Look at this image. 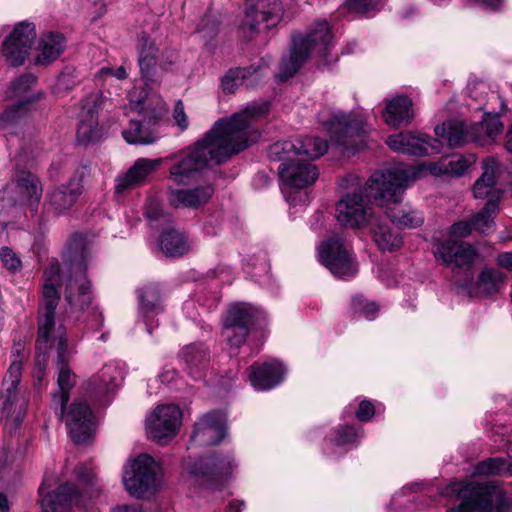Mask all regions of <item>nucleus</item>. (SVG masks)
I'll return each instance as SVG.
<instances>
[{"instance_id": "f3484780", "label": "nucleus", "mask_w": 512, "mask_h": 512, "mask_svg": "<svg viewBox=\"0 0 512 512\" xmlns=\"http://www.w3.org/2000/svg\"><path fill=\"white\" fill-rule=\"evenodd\" d=\"M181 421L182 412L178 406L159 405L146 418V433L151 440L162 445L166 444L176 436Z\"/></svg>"}, {"instance_id": "412c9836", "label": "nucleus", "mask_w": 512, "mask_h": 512, "mask_svg": "<svg viewBox=\"0 0 512 512\" xmlns=\"http://www.w3.org/2000/svg\"><path fill=\"white\" fill-rule=\"evenodd\" d=\"M274 160L281 162L278 167V173L280 180L286 186L299 189L305 188L314 184L319 177L317 167L301 157L290 154V157H287V159Z\"/></svg>"}, {"instance_id": "338daca9", "label": "nucleus", "mask_w": 512, "mask_h": 512, "mask_svg": "<svg viewBox=\"0 0 512 512\" xmlns=\"http://www.w3.org/2000/svg\"><path fill=\"white\" fill-rule=\"evenodd\" d=\"M375 414V407L369 400H362L359 403L358 410L356 411V417L360 421H369Z\"/></svg>"}, {"instance_id": "13d9d810", "label": "nucleus", "mask_w": 512, "mask_h": 512, "mask_svg": "<svg viewBox=\"0 0 512 512\" xmlns=\"http://www.w3.org/2000/svg\"><path fill=\"white\" fill-rule=\"evenodd\" d=\"M0 259L3 266L10 272H17L21 269V260L16 253L9 247H2L0 250Z\"/></svg>"}, {"instance_id": "a19ab883", "label": "nucleus", "mask_w": 512, "mask_h": 512, "mask_svg": "<svg viewBox=\"0 0 512 512\" xmlns=\"http://www.w3.org/2000/svg\"><path fill=\"white\" fill-rule=\"evenodd\" d=\"M137 49L141 76L144 79H148L157 62V48L149 36L141 34L138 38Z\"/></svg>"}, {"instance_id": "aec40b11", "label": "nucleus", "mask_w": 512, "mask_h": 512, "mask_svg": "<svg viewBox=\"0 0 512 512\" xmlns=\"http://www.w3.org/2000/svg\"><path fill=\"white\" fill-rule=\"evenodd\" d=\"M282 15L283 7L279 0H268L266 5L258 3L257 7L252 6L246 10L239 32L244 38L250 39L259 31L260 22L270 29L280 22Z\"/></svg>"}, {"instance_id": "6ab92c4d", "label": "nucleus", "mask_w": 512, "mask_h": 512, "mask_svg": "<svg viewBox=\"0 0 512 512\" xmlns=\"http://www.w3.org/2000/svg\"><path fill=\"white\" fill-rule=\"evenodd\" d=\"M327 149L326 140L306 136L274 143L269 147L268 156L270 159H287L292 154L296 157L306 156L309 159H315L325 154Z\"/></svg>"}, {"instance_id": "f03ea898", "label": "nucleus", "mask_w": 512, "mask_h": 512, "mask_svg": "<svg viewBox=\"0 0 512 512\" xmlns=\"http://www.w3.org/2000/svg\"><path fill=\"white\" fill-rule=\"evenodd\" d=\"M413 180L409 169L393 167L374 173L368 181L370 196L386 202L387 217L400 228H417L424 222L420 211L407 204H401L404 190Z\"/></svg>"}, {"instance_id": "de8ad7c7", "label": "nucleus", "mask_w": 512, "mask_h": 512, "mask_svg": "<svg viewBox=\"0 0 512 512\" xmlns=\"http://www.w3.org/2000/svg\"><path fill=\"white\" fill-rule=\"evenodd\" d=\"M505 280L503 272L496 268L485 267L478 276V284L488 293L497 292Z\"/></svg>"}, {"instance_id": "bb28decb", "label": "nucleus", "mask_w": 512, "mask_h": 512, "mask_svg": "<svg viewBox=\"0 0 512 512\" xmlns=\"http://www.w3.org/2000/svg\"><path fill=\"white\" fill-rule=\"evenodd\" d=\"M228 436L227 415L212 411L194 424V440L201 445H218Z\"/></svg>"}, {"instance_id": "0e129e2a", "label": "nucleus", "mask_w": 512, "mask_h": 512, "mask_svg": "<svg viewBox=\"0 0 512 512\" xmlns=\"http://www.w3.org/2000/svg\"><path fill=\"white\" fill-rule=\"evenodd\" d=\"M173 120L175 122V125L180 129V131L186 130L189 126V119L185 113L184 105L181 100H178L175 103L173 109Z\"/></svg>"}, {"instance_id": "2eb2a0df", "label": "nucleus", "mask_w": 512, "mask_h": 512, "mask_svg": "<svg viewBox=\"0 0 512 512\" xmlns=\"http://www.w3.org/2000/svg\"><path fill=\"white\" fill-rule=\"evenodd\" d=\"M22 376V359L17 355L11 362L2 382V413L16 425L20 424L26 414L28 399L20 393L18 385Z\"/></svg>"}, {"instance_id": "a878e982", "label": "nucleus", "mask_w": 512, "mask_h": 512, "mask_svg": "<svg viewBox=\"0 0 512 512\" xmlns=\"http://www.w3.org/2000/svg\"><path fill=\"white\" fill-rule=\"evenodd\" d=\"M163 158L149 159L139 158L124 173L115 178V194H122L126 191L144 185L149 177L162 165Z\"/></svg>"}, {"instance_id": "a211bd4d", "label": "nucleus", "mask_w": 512, "mask_h": 512, "mask_svg": "<svg viewBox=\"0 0 512 512\" xmlns=\"http://www.w3.org/2000/svg\"><path fill=\"white\" fill-rule=\"evenodd\" d=\"M83 192L82 178L74 175L65 184L51 187L47 190L44 209L55 216L66 214L76 204Z\"/></svg>"}, {"instance_id": "2f4dec72", "label": "nucleus", "mask_w": 512, "mask_h": 512, "mask_svg": "<svg viewBox=\"0 0 512 512\" xmlns=\"http://www.w3.org/2000/svg\"><path fill=\"white\" fill-rule=\"evenodd\" d=\"M56 338L57 340H52L51 342L56 345L57 349L56 369L58 387L59 390L70 393L71 388L75 384V376L69 367L72 350L68 346L67 338L64 337L62 327L59 328Z\"/></svg>"}, {"instance_id": "5701e85b", "label": "nucleus", "mask_w": 512, "mask_h": 512, "mask_svg": "<svg viewBox=\"0 0 512 512\" xmlns=\"http://www.w3.org/2000/svg\"><path fill=\"white\" fill-rule=\"evenodd\" d=\"M36 38L35 26L32 23H19L2 46L3 56L12 66L24 63Z\"/></svg>"}, {"instance_id": "6e6d98bb", "label": "nucleus", "mask_w": 512, "mask_h": 512, "mask_svg": "<svg viewBox=\"0 0 512 512\" xmlns=\"http://www.w3.org/2000/svg\"><path fill=\"white\" fill-rule=\"evenodd\" d=\"M170 204L175 208L192 207V191L172 189L169 192Z\"/></svg>"}, {"instance_id": "dca6fc26", "label": "nucleus", "mask_w": 512, "mask_h": 512, "mask_svg": "<svg viewBox=\"0 0 512 512\" xmlns=\"http://www.w3.org/2000/svg\"><path fill=\"white\" fill-rule=\"evenodd\" d=\"M257 310L248 303L231 305L223 319L222 336L227 341L230 353H236L244 344L253 324Z\"/></svg>"}, {"instance_id": "c03bdc74", "label": "nucleus", "mask_w": 512, "mask_h": 512, "mask_svg": "<svg viewBox=\"0 0 512 512\" xmlns=\"http://www.w3.org/2000/svg\"><path fill=\"white\" fill-rule=\"evenodd\" d=\"M139 301L145 318L162 311L160 289L155 284H149L139 290Z\"/></svg>"}, {"instance_id": "20e7f679", "label": "nucleus", "mask_w": 512, "mask_h": 512, "mask_svg": "<svg viewBox=\"0 0 512 512\" xmlns=\"http://www.w3.org/2000/svg\"><path fill=\"white\" fill-rule=\"evenodd\" d=\"M413 180L409 169L393 167L374 173L368 181L370 196L386 202L387 217L400 228H417L424 222L420 211L407 204H401L404 190Z\"/></svg>"}, {"instance_id": "4d7b16f0", "label": "nucleus", "mask_w": 512, "mask_h": 512, "mask_svg": "<svg viewBox=\"0 0 512 512\" xmlns=\"http://www.w3.org/2000/svg\"><path fill=\"white\" fill-rule=\"evenodd\" d=\"M76 84V70L72 68H67L58 76L55 89L58 93L62 91H68L75 87Z\"/></svg>"}, {"instance_id": "7ed1b4c3", "label": "nucleus", "mask_w": 512, "mask_h": 512, "mask_svg": "<svg viewBox=\"0 0 512 512\" xmlns=\"http://www.w3.org/2000/svg\"><path fill=\"white\" fill-rule=\"evenodd\" d=\"M413 180L409 169L393 167L374 173L368 181L370 196L386 202L387 217L400 228H417L424 222L420 211L407 204H401L404 190Z\"/></svg>"}, {"instance_id": "c756f323", "label": "nucleus", "mask_w": 512, "mask_h": 512, "mask_svg": "<svg viewBox=\"0 0 512 512\" xmlns=\"http://www.w3.org/2000/svg\"><path fill=\"white\" fill-rule=\"evenodd\" d=\"M72 440L77 444L87 443L95 432L94 415L84 402L72 404L66 419Z\"/></svg>"}, {"instance_id": "bf43d9fd", "label": "nucleus", "mask_w": 512, "mask_h": 512, "mask_svg": "<svg viewBox=\"0 0 512 512\" xmlns=\"http://www.w3.org/2000/svg\"><path fill=\"white\" fill-rule=\"evenodd\" d=\"M69 396L70 393L61 390L52 396L51 407L60 420H63L65 417V409L69 401Z\"/></svg>"}, {"instance_id": "4be33fe9", "label": "nucleus", "mask_w": 512, "mask_h": 512, "mask_svg": "<svg viewBox=\"0 0 512 512\" xmlns=\"http://www.w3.org/2000/svg\"><path fill=\"white\" fill-rule=\"evenodd\" d=\"M386 143L393 151L412 156L431 155L439 153L441 149L440 140L426 134L412 132L390 135Z\"/></svg>"}, {"instance_id": "6e6552de", "label": "nucleus", "mask_w": 512, "mask_h": 512, "mask_svg": "<svg viewBox=\"0 0 512 512\" xmlns=\"http://www.w3.org/2000/svg\"><path fill=\"white\" fill-rule=\"evenodd\" d=\"M340 186L347 191L343 193L336 204V219L343 227L360 228L368 224L373 218V210L367 191L369 186L363 187L358 177L350 175L344 178Z\"/></svg>"}, {"instance_id": "72a5a7b5", "label": "nucleus", "mask_w": 512, "mask_h": 512, "mask_svg": "<svg viewBox=\"0 0 512 512\" xmlns=\"http://www.w3.org/2000/svg\"><path fill=\"white\" fill-rule=\"evenodd\" d=\"M412 105L411 99L403 95L387 100L383 112L384 121L392 127L409 124L414 116Z\"/></svg>"}, {"instance_id": "052dcab7", "label": "nucleus", "mask_w": 512, "mask_h": 512, "mask_svg": "<svg viewBox=\"0 0 512 512\" xmlns=\"http://www.w3.org/2000/svg\"><path fill=\"white\" fill-rule=\"evenodd\" d=\"M37 82V77L33 74H24L12 83V89L15 94H22L33 87Z\"/></svg>"}, {"instance_id": "58836bf2", "label": "nucleus", "mask_w": 512, "mask_h": 512, "mask_svg": "<svg viewBox=\"0 0 512 512\" xmlns=\"http://www.w3.org/2000/svg\"><path fill=\"white\" fill-rule=\"evenodd\" d=\"M435 134L445 140L450 147H458L471 142L468 128L464 122L458 120H449L436 126Z\"/></svg>"}, {"instance_id": "39448f33", "label": "nucleus", "mask_w": 512, "mask_h": 512, "mask_svg": "<svg viewBox=\"0 0 512 512\" xmlns=\"http://www.w3.org/2000/svg\"><path fill=\"white\" fill-rule=\"evenodd\" d=\"M69 277L65 282V300L72 312L85 311L92 303L91 282L86 277L91 248L81 233L73 234L64 253Z\"/></svg>"}, {"instance_id": "774afa93", "label": "nucleus", "mask_w": 512, "mask_h": 512, "mask_svg": "<svg viewBox=\"0 0 512 512\" xmlns=\"http://www.w3.org/2000/svg\"><path fill=\"white\" fill-rule=\"evenodd\" d=\"M428 171L434 176L450 175L448 161L441 160L427 165Z\"/></svg>"}, {"instance_id": "0eeeda50", "label": "nucleus", "mask_w": 512, "mask_h": 512, "mask_svg": "<svg viewBox=\"0 0 512 512\" xmlns=\"http://www.w3.org/2000/svg\"><path fill=\"white\" fill-rule=\"evenodd\" d=\"M42 297L39 304L38 319V338L36 348L39 351L46 350L52 340H57L60 327L65 330L63 325L56 328L55 310L60 301L59 287L63 283L62 271L57 260L51 261L43 273ZM66 337V331H64Z\"/></svg>"}, {"instance_id": "b1692460", "label": "nucleus", "mask_w": 512, "mask_h": 512, "mask_svg": "<svg viewBox=\"0 0 512 512\" xmlns=\"http://www.w3.org/2000/svg\"><path fill=\"white\" fill-rule=\"evenodd\" d=\"M457 491V497L461 503L450 508L446 512H491L490 501L493 490L478 482H463Z\"/></svg>"}, {"instance_id": "4c0bfd02", "label": "nucleus", "mask_w": 512, "mask_h": 512, "mask_svg": "<svg viewBox=\"0 0 512 512\" xmlns=\"http://www.w3.org/2000/svg\"><path fill=\"white\" fill-rule=\"evenodd\" d=\"M65 49V38L60 33L49 32L43 34L38 47L39 53L36 62L48 65L55 61Z\"/></svg>"}, {"instance_id": "7c9ffc66", "label": "nucleus", "mask_w": 512, "mask_h": 512, "mask_svg": "<svg viewBox=\"0 0 512 512\" xmlns=\"http://www.w3.org/2000/svg\"><path fill=\"white\" fill-rule=\"evenodd\" d=\"M286 374V368L278 360L255 363L249 368L248 378L257 391L271 390L279 385Z\"/></svg>"}, {"instance_id": "393cba45", "label": "nucleus", "mask_w": 512, "mask_h": 512, "mask_svg": "<svg viewBox=\"0 0 512 512\" xmlns=\"http://www.w3.org/2000/svg\"><path fill=\"white\" fill-rule=\"evenodd\" d=\"M39 493L43 512H72L73 506L83 505L85 498L73 483H64L46 494L40 487Z\"/></svg>"}, {"instance_id": "e2e57ef3", "label": "nucleus", "mask_w": 512, "mask_h": 512, "mask_svg": "<svg viewBox=\"0 0 512 512\" xmlns=\"http://www.w3.org/2000/svg\"><path fill=\"white\" fill-rule=\"evenodd\" d=\"M379 0H346L345 4L351 12L366 13L374 9Z\"/></svg>"}, {"instance_id": "ea45409f", "label": "nucleus", "mask_w": 512, "mask_h": 512, "mask_svg": "<svg viewBox=\"0 0 512 512\" xmlns=\"http://www.w3.org/2000/svg\"><path fill=\"white\" fill-rule=\"evenodd\" d=\"M159 247L168 257H180L189 249L187 238L180 231L172 227L165 229L161 233Z\"/></svg>"}, {"instance_id": "680f3d73", "label": "nucleus", "mask_w": 512, "mask_h": 512, "mask_svg": "<svg viewBox=\"0 0 512 512\" xmlns=\"http://www.w3.org/2000/svg\"><path fill=\"white\" fill-rule=\"evenodd\" d=\"M473 230V224L470 220L459 221L450 226L449 235L453 238H466Z\"/></svg>"}, {"instance_id": "cd10ccee", "label": "nucleus", "mask_w": 512, "mask_h": 512, "mask_svg": "<svg viewBox=\"0 0 512 512\" xmlns=\"http://www.w3.org/2000/svg\"><path fill=\"white\" fill-rule=\"evenodd\" d=\"M435 257L452 268L470 270L478 256L477 250L469 243H456L452 239L439 241L435 246Z\"/></svg>"}, {"instance_id": "3c124183", "label": "nucleus", "mask_w": 512, "mask_h": 512, "mask_svg": "<svg viewBox=\"0 0 512 512\" xmlns=\"http://www.w3.org/2000/svg\"><path fill=\"white\" fill-rule=\"evenodd\" d=\"M26 114V103L20 102L17 105L10 107L3 112V114L0 117V124L2 128L5 129L9 125H15L20 123V121L26 116Z\"/></svg>"}, {"instance_id": "4468645a", "label": "nucleus", "mask_w": 512, "mask_h": 512, "mask_svg": "<svg viewBox=\"0 0 512 512\" xmlns=\"http://www.w3.org/2000/svg\"><path fill=\"white\" fill-rule=\"evenodd\" d=\"M319 262L334 276L350 279L358 272L352 251L339 236H331L317 248Z\"/></svg>"}, {"instance_id": "f704fd0d", "label": "nucleus", "mask_w": 512, "mask_h": 512, "mask_svg": "<svg viewBox=\"0 0 512 512\" xmlns=\"http://www.w3.org/2000/svg\"><path fill=\"white\" fill-rule=\"evenodd\" d=\"M165 160L173 162L170 168V179L179 186L189 185L192 181V147L187 146L184 149L169 155Z\"/></svg>"}, {"instance_id": "69168bd1", "label": "nucleus", "mask_w": 512, "mask_h": 512, "mask_svg": "<svg viewBox=\"0 0 512 512\" xmlns=\"http://www.w3.org/2000/svg\"><path fill=\"white\" fill-rule=\"evenodd\" d=\"M74 473L81 483L84 485H93L95 474L90 464L83 463L76 466Z\"/></svg>"}, {"instance_id": "5fc2aeb1", "label": "nucleus", "mask_w": 512, "mask_h": 512, "mask_svg": "<svg viewBox=\"0 0 512 512\" xmlns=\"http://www.w3.org/2000/svg\"><path fill=\"white\" fill-rule=\"evenodd\" d=\"M475 156L470 154L468 156H459L456 159L448 161L449 173L451 176H461L468 168L475 163Z\"/></svg>"}, {"instance_id": "09e8293b", "label": "nucleus", "mask_w": 512, "mask_h": 512, "mask_svg": "<svg viewBox=\"0 0 512 512\" xmlns=\"http://www.w3.org/2000/svg\"><path fill=\"white\" fill-rule=\"evenodd\" d=\"M506 471V460L503 458H487L473 466L474 476H495Z\"/></svg>"}, {"instance_id": "37998d69", "label": "nucleus", "mask_w": 512, "mask_h": 512, "mask_svg": "<svg viewBox=\"0 0 512 512\" xmlns=\"http://www.w3.org/2000/svg\"><path fill=\"white\" fill-rule=\"evenodd\" d=\"M374 240L382 251H393L401 247L402 238L398 232L392 231L390 226L382 223L372 228Z\"/></svg>"}, {"instance_id": "ddd939ff", "label": "nucleus", "mask_w": 512, "mask_h": 512, "mask_svg": "<svg viewBox=\"0 0 512 512\" xmlns=\"http://www.w3.org/2000/svg\"><path fill=\"white\" fill-rule=\"evenodd\" d=\"M237 464L232 452H217L194 463V485L222 491L231 481Z\"/></svg>"}, {"instance_id": "79ce46f5", "label": "nucleus", "mask_w": 512, "mask_h": 512, "mask_svg": "<svg viewBox=\"0 0 512 512\" xmlns=\"http://www.w3.org/2000/svg\"><path fill=\"white\" fill-rule=\"evenodd\" d=\"M16 184L20 193L29 204H38L42 195V185L39 178L28 171H21L17 175Z\"/></svg>"}, {"instance_id": "9b49d317", "label": "nucleus", "mask_w": 512, "mask_h": 512, "mask_svg": "<svg viewBox=\"0 0 512 512\" xmlns=\"http://www.w3.org/2000/svg\"><path fill=\"white\" fill-rule=\"evenodd\" d=\"M162 470L155 459L140 454L124 469L123 484L130 496L146 499L155 495L161 486Z\"/></svg>"}, {"instance_id": "473e14b6", "label": "nucleus", "mask_w": 512, "mask_h": 512, "mask_svg": "<svg viewBox=\"0 0 512 512\" xmlns=\"http://www.w3.org/2000/svg\"><path fill=\"white\" fill-rule=\"evenodd\" d=\"M263 75V67L261 65L232 68L221 78V88L224 93L232 94L242 84L248 87L256 85Z\"/></svg>"}, {"instance_id": "49530a36", "label": "nucleus", "mask_w": 512, "mask_h": 512, "mask_svg": "<svg viewBox=\"0 0 512 512\" xmlns=\"http://www.w3.org/2000/svg\"><path fill=\"white\" fill-rule=\"evenodd\" d=\"M144 215L151 227L159 228L172 221L169 213L165 212L162 204L156 198H149L144 206Z\"/></svg>"}, {"instance_id": "864d4df0", "label": "nucleus", "mask_w": 512, "mask_h": 512, "mask_svg": "<svg viewBox=\"0 0 512 512\" xmlns=\"http://www.w3.org/2000/svg\"><path fill=\"white\" fill-rule=\"evenodd\" d=\"M357 438L358 432L355 428L343 425L335 430V436L332 441L334 445L341 447L356 442Z\"/></svg>"}, {"instance_id": "c9c22d12", "label": "nucleus", "mask_w": 512, "mask_h": 512, "mask_svg": "<svg viewBox=\"0 0 512 512\" xmlns=\"http://www.w3.org/2000/svg\"><path fill=\"white\" fill-rule=\"evenodd\" d=\"M120 371L114 365H105L89 381V391L97 396H108L118 387Z\"/></svg>"}, {"instance_id": "e433bc0d", "label": "nucleus", "mask_w": 512, "mask_h": 512, "mask_svg": "<svg viewBox=\"0 0 512 512\" xmlns=\"http://www.w3.org/2000/svg\"><path fill=\"white\" fill-rule=\"evenodd\" d=\"M498 169V162L496 159L489 157L483 161V173L478 178L473 186V194L475 198H485L489 196L491 198L498 196L499 192L494 190L495 177Z\"/></svg>"}, {"instance_id": "c85d7f7f", "label": "nucleus", "mask_w": 512, "mask_h": 512, "mask_svg": "<svg viewBox=\"0 0 512 512\" xmlns=\"http://www.w3.org/2000/svg\"><path fill=\"white\" fill-rule=\"evenodd\" d=\"M102 103L103 99L100 94H91L86 97L76 133L80 144L87 145L101 138L102 133L98 123V111Z\"/></svg>"}, {"instance_id": "9d476101", "label": "nucleus", "mask_w": 512, "mask_h": 512, "mask_svg": "<svg viewBox=\"0 0 512 512\" xmlns=\"http://www.w3.org/2000/svg\"><path fill=\"white\" fill-rule=\"evenodd\" d=\"M486 94L487 100L480 103L477 109L484 111L483 120L472 125L469 129L471 142H475L480 146L492 144L503 130V123L499 114L505 111V104L501 97L495 93H487V87L483 83L470 88L472 98H477V93Z\"/></svg>"}, {"instance_id": "f8f14e48", "label": "nucleus", "mask_w": 512, "mask_h": 512, "mask_svg": "<svg viewBox=\"0 0 512 512\" xmlns=\"http://www.w3.org/2000/svg\"><path fill=\"white\" fill-rule=\"evenodd\" d=\"M317 119L323 129L329 134L330 141L343 150L357 149V138H362L364 133L363 120L353 113H345L333 107H324Z\"/></svg>"}, {"instance_id": "8fccbe9b", "label": "nucleus", "mask_w": 512, "mask_h": 512, "mask_svg": "<svg viewBox=\"0 0 512 512\" xmlns=\"http://www.w3.org/2000/svg\"><path fill=\"white\" fill-rule=\"evenodd\" d=\"M484 485L493 490L490 501L491 512H511V502L507 499L506 492L498 489L494 482H485Z\"/></svg>"}, {"instance_id": "1a4fd4ad", "label": "nucleus", "mask_w": 512, "mask_h": 512, "mask_svg": "<svg viewBox=\"0 0 512 512\" xmlns=\"http://www.w3.org/2000/svg\"><path fill=\"white\" fill-rule=\"evenodd\" d=\"M132 109L143 113L142 120H131L129 128L122 132L124 139L129 144L149 145L155 143L159 138L157 125L166 113V103L160 96L145 95L144 98L134 100Z\"/></svg>"}, {"instance_id": "423d86ee", "label": "nucleus", "mask_w": 512, "mask_h": 512, "mask_svg": "<svg viewBox=\"0 0 512 512\" xmlns=\"http://www.w3.org/2000/svg\"><path fill=\"white\" fill-rule=\"evenodd\" d=\"M332 38L331 28L325 20L316 22L306 35L294 36L290 54L282 59L277 78L286 81L294 76L312 54L325 57Z\"/></svg>"}, {"instance_id": "603ef678", "label": "nucleus", "mask_w": 512, "mask_h": 512, "mask_svg": "<svg viewBox=\"0 0 512 512\" xmlns=\"http://www.w3.org/2000/svg\"><path fill=\"white\" fill-rule=\"evenodd\" d=\"M352 307L356 313L363 315L368 320H373L379 310L375 302H369L362 296H356L352 299Z\"/></svg>"}, {"instance_id": "f257e3e1", "label": "nucleus", "mask_w": 512, "mask_h": 512, "mask_svg": "<svg viewBox=\"0 0 512 512\" xmlns=\"http://www.w3.org/2000/svg\"><path fill=\"white\" fill-rule=\"evenodd\" d=\"M269 110L270 104L266 101L251 103L244 110L216 121L204 138L194 143V183L197 181L196 170L210 163L220 164L247 148L249 141L258 136L252 124L266 116ZM213 193L214 188L209 183L194 184V208L207 202Z\"/></svg>"}, {"instance_id": "a18cd8bd", "label": "nucleus", "mask_w": 512, "mask_h": 512, "mask_svg": "<svg viewBox=\"0 0 512 512\" xmlns=\"http://www.w3.org/2000/svg\"><path fill=\"white\" fill-rule=\"evenodd\" d=\"M498 205V196L494 197L493 195L488 199L484 208L470 219L474 230L486 233L494 227L493 214L497 211Z\"/></svg>"}]
</instances>
